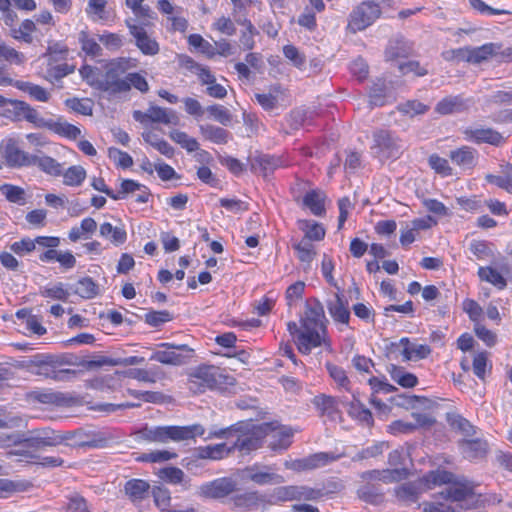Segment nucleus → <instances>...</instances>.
<instances>
[{"label": "nucleus", "mask_w": 512, "mask_h": 512, "mask_svg": "<svg viewBox=\"0 0 512 512\" xmlns=\"http://www.w3.org/2000/svg\"><path fill=\"white\" fill-rule=\"evenodd\" d=\"M186 69L198 76L203 85H210L216 81L215 76L211 73L208 67L202 66L190 57H186L183 61Z\"/></svg>", "instance_id": "c9c22d12"}, {"label": "nucleus", "mask_w": 512, "mask_h": 512, "mask_svg": "<svg viewBox=\"0 0 512 512\" xmlns=\"http://www.w3.org/2000/svg\"><path fill=\"white\" fill-rule=\"evenodd\" d=\"M97 223L91 218L87 217L81 221L80 226L72 227L69 231L68 238L72 242H77L80 239H88L96 231Z\"/></svg>", "instance_id": "473e14b6"}, {"label": "nucleus", "mask_w": 512, "mask_h": 512, "mask_svg": "<svg viewBox=\"0 0 512 512\" xmlns=\"http://www.w3.org/2000/svg\"><path fill=\"white\" fill-rule=\"evenodd\" d=\"M373 145L371 149L381 160L399 158L404 150L403 141L392 131L378 129L373 132Z\"/></svg>", "instance_id": "0eeeda50"}, {"label": "nucleus", "mask_w": 512, "mask_h": 512, "mask_svg": "<svg viewBox=\"0 0 512 512\" xmlns=\"http://www.w3.org/2000/svg\"><path fill=\"white\" fill-rule=\"evenodd\" d=\"M215 121L222 125H228L232 121V114L222 105L213 104L205 109Z\"/></svg>", "instance_id": "052dcab7"}, {"label": "nucleus", "mask_w": 512, "mask_h": 512, "mask_svg": "<svg viewBox=\"0 0 512 512\" xmlns=\"http://www.w3.org/2000/svg\"><path fill=\"white\" fill-rule=\"evenodd\" d=\"M431 353V348L426 344L411 342L409 346L402 349L401 355L405 361H417L427 358Z\"/></svg>", "instance_id": "37998d69"}, {"label": "nucleus", "mask_w": 512, "mask_h": 512, "mask_svg": "<svg viewBox=\"0 0 512 512\" xmlns=\"http://www.w3.org/2000/svg\"><path fill=\"white\" fill-rule=\"evenodd\" d=\"M3 61L10 64L22 65L26 61V57L23 53L7 45L0 39V62Z\"/></svg>", "instance_id": "49530a36"}, {"label": "nucleus", "mask_w": 512, "mask_h": 512, "mask_svg": "<svg viewBox=\"0 0 512 512\" xmlns=\"http://www.w3.org/2000/svg\"><path fill=\"white\" fill-rule=\"evenodd\" d=\"M147 117L153 123L176 125L179 121V118L173 111L159 106L149 107L147 109Z\"/></svg>", "instance_id": "72a5a7b5"}, {"label": "nucleus", "mask_w": 512, "mask_h": 512, "mask_svg": "<svg viewBox=\"0 0 512 512\" xmlns=\"http://www.w3.org/2000/svg\"><path fill=\"white\" fill-rule=\"evenodd\" d=\"M2 153L9 167L33 166L34 154H29L17 145L13 139H8L2 145Z\"/></svg>", "instance_id": "dca6fc26"}, {"label": "nucleus", "mask_w": 512, "mask_h": 512, "mask_svg": "<svg viewBox=\"0 0 512 512\" xmlns=\"http://www.w3.org/2000/svg\"><path fill=\"white\" fill-rule=\"evenodd\" d=\"M172 319L171 313L167 310L150 311L146 313L144 317L145 322L152 327H159Z\"/></svg>", "instance_id": "e2e57ef3"}, {"label": "nucleus", "mask_w": 512, "mask_h": 512, "mask_svg": "<svg viewBox=\"0 0 512 512\" xmlns=\"http://www.w3.org/2000/svg\"><path fill=\"white\" fill-rule=\"evenodd\" d=\"M329 376L334 380L339 387L349 390L350 380L348 379L345 370L331 362L325 364Z\"/></svg>", "instance_id": "4d7b16f0"}, {"label": "nucleus", "mask_w": 512, "mask_h": 512, "mask_svg": "<svg viewBox=\"0 0 512 512\" xmlns=\"http://www.w3.org/2000/svg\"><path fill=\"white\" fill-rule=\"evenodd\" d=\"M452 480V474L447 471H431L426 474L418 484L405 483L395 489L397 498L405 502H416L420 493L425 489H431L433 486L447 484Z\"/></svg>", "instance_id": "39448f33"}, {"label": "nucleus", "mask_w": 512, "mask_h": 512, "mask_svg": "<svg viewBox=\"0 0 512 512\" xmlns=\"http://www.w3.org/2000/svg\"><path fill=\"white\" fill-rule=\"evenodd\" d=\"M160 477L171 484H182L184 489L189 487L188 481H185L184 472L177 467H167L160 471Z\"/></svg>", "instance_id": "6e6d98bb"}, {"label": "nucleus", "mask_w": 512, "mask_h": 512, "mask_svg": "<svg viewBox=\"0 0 512 512\" xmlns=\"http://www.w3.org/2000/svg\"><path fill=\"white\" fill-rule=\"evenodd\" d=\"M324 199L322 192L312 190L304 196L303 203L314 215L321 216L325 213Z\"/></svg>", "instance_id": "ea45409f"}, {"label": "nucleus", "mask_w": 512, "mask_h": 512, "mask_svg": "<svg viewBox=\"0 0 512 512\" xmlns=\"http://www.w3.org/2000/svg\"><path fill=\"white\" fill-rule=\"evenodd\" d=\"M125 82L129 86V90L134 87L141 93H146L149 90V84L144 76L140 73H128L125 75Z\"/></svg>", "instance_id": "69168bd1"}, {"label": "nucleus", "mask_w": 512, "mask_h": 512, "mask_svg": "<svg viewBox=\"0 0 512 512\" xmlns=\"http://www.w3.org/2000/svg\"><path fill=\"white\" fill-rule=\"evenodd\" d=\"M169 137L189 153L198 150V141L195 138L190 137L186 132L172 130L169 132Z\"/></svg>", "instance_id": "09e8293b"}, {"label": "nucleus", "mask_w": 512, "mask_h": 512, "mask_svg": "<svg viewBox=\"0 0 512 512\" xmlns=\"http://www.w3.org/2000/svg\"><path fill=\"white\" fill-rule=\"evenodd\" d=\"M241 476L258 485L281 484L284 482L281 475L271 472V467L259 464L244 468L241 471Z\"/></svg>", "instance_id": "2eb2a0df"}, {"label": "nucleus", "mask_w": 512, "mask_h": 512, "mask_svg": "<svg viewBox=\"0 0 512 512\" xmlns=\"http://www.w3.org/2000/svg\"><path fill=\"white\" fill-rule=\"evenodd\" d=\"M82 50L90 56L97 57L101 55V46L92 38H89L87 33L82 31L79 36Z\"/></svg>", "instance_id": "0e129e2a"}, {"label": "nucleus", "mask_w": 512, "mask_h": 512, "mask_svg": "<svg viewBox=\"0 0 512 512\" xmlns=\"http://www.w3.org/2000/svg\"><path fill=\"white\" fill-rule=\"evenodd\" d=\"M31 372L35 375L44 376L58 381L63 380L64 376L67 374H75V372L70 369L55 370L49 361L39 364L37 368L32 369Z\"/></svg>", "instance_id": "c03bdc74"}, {"label": "nucleus", "mask_w": 512, "mask_h": 512, "mask_svg": "<svg viewBox=\"0 0 512 512\" xmlns=\"http://www.w3.org/2000/svg\"><path fill=\"white\" fill-rule=\"evenodd\" d=\"M477 156V151L469 146L452 150L449 154L451 161L463 169H472L476 164Z\"/></svg>", "instance_id": "bb28decb"}, {"label": "nucleus", "mask_w": 512, "mask_h": 512, "mask_svg": "<svg viewBox=\"0 0 512 512\" xmlns=\"http://www.w3.org/2000/svg\"><path fill=\"white\" fill-rule=\"evenodd\" d=\"M13 86L17 89L24 91L33 99L40 102H47L50 99V93L43 87L26 81H15Z\"/></svg>", "instance_id": "e433bc0d"}, {"label": "nucleus", "mask_w": 512, "mask_h": 512, "mask_svg": "<svg viewBox=\"0 0 512 512\" xmlns=\"http://www.w3.org/2000/svg\"><path fill=\"white\" fill-rule=\"evenodd\" d=\"M149 490V483L141 479H131L124 486L125 494L133 502L144 500L148 496Z\"/></svg>", "instance_id": "c756f323"}, {"label": "nucleus", "mask_w": 512, "mask_h": 512, "mask_svg": "<svg viewBox=\"0 0 512 512\" xmlns=\"http://www.w3.org/2000/svg\"><path fill=\"white\" fill-rule=\"evenodd\" d=\"M357 495L361 500L373 505H378L384 501V494L380 488L369 483L359 487Z\"/></svg>", "instance_id": "a19ab883"}, {"label": "nucleus", "mask_w": 512, "mask_h": 512, "mask_svg": "<svg viewBox=\"0 0 512 512\" xmlns=\"http://www.w3.org/2000/svg\"><path fill=\"white\" fill-rule=\"evenodd\" d=\"M39 128H47L60 136L72 140L77 139L81 135V130L77 126L70 124L62 119L55 121L45 120L42 118Z\"/></svg>", "instance_id": "5701e85b"}, {"label": "nucleus", "mask_w": 512, "mask_h": 512, "mask_svg": "<svg viewBox=\"0 0 512 512\" xmlns=\"http://www.w3.org/2000/svg\"><path fill=\"white\" fill-rule=\"evenodd\" d=\"M129 69V60L125 58L113 59L106 63L102 72L101 91L111 94L124 93L129 91V86L122 77Z\"/></svg>", "instance_id": "423d86ee"}, {"label": "nucleus", "mask_w": 512, "mask_h": 512, "mask_svg": "<svg viewBox=\"0 0 512 512\" xmlns=\"http://www.w3.org/2000/svg\"><path fill=\"white\" fill-rule=\"evenodd\" d=\"M4 116L13 121L26 120L39 128L42 117L37 110L28 103L21 100L11 99L4 109Z\"/></svg>", "instance_id": "f8f14e48"}, {"label": "nucleus", "mask_w": 512, "mask_h": 512, "mask_svg": "<svg viewBox=\"0 0 512 512\" xmlns=\"http://www.w3.org/2000/svg\"><path fill=\"white\" fill-rule=\"evenodd\" d=\"M297 251L298 258L301 262L310 264L315 257V250L313 244L307 239H302L299 243L293 245Z\"/></svg>", "instance_id": "13d9d810"}, {"label": "nucleus", "mask_w": 512, "mask_h": 512, "mask_svg": "<svg viewBox=\"0 0 512 512\" xmlns=\"http://www.w3.org/2000/svg\"><path fill=\"white\" fill-rule=\"evenodd\" d=\"M340 458L339 455H335L334 453H328V452H318L311 454L306 457V467H308V470L317 469L323 466L328 465L329 463H332Z\"/></svg>", "instance_id": "de8ad7c7"}, {"label": "nucleus", "mask_w": 512, "mask_h": 512, "mask_svg": "<svg viewBox=\"0 0 512 512\" xmlns=\"http://www.w3.org/2000/svg\"><path fill=\"white\" fill-rule=\"evenodd\" d=\"M237 483L229 477L217 478L199 487V495L204 498L220 499L236 490Z\"/></svg>", "instance_id": "ddd939ff"}, {"label": "nucleus", "mask_w": 512, "mask_h": 512, "mask_svg": "<svg viewBox=\"0 0 512 512\" xmlns=\"http://www.w3.org/2000/svg\"><path fill=\"white\" fill-rule=\"evenodd\" d=\"M126 25L129 28L131 35L136 39V45L145 55H156L159 52V45L156 40L148 36L143 27L131 23V20H126Z\"/></svg>", "instance_id": "f3484780"}, {"label": "nucleus", "mask_w": 512, "mask_h": 512, "mask_svg": "<svg viewBox=\"0 0 512 512\" xmlns=\"http://www.w3.org/2000/svg\"><path fill=\"white\" fill-rule=\"evenodd\" d=\"M63 174V183L67 186H80L86 178V171L80 165L69 167Z\"/></svg>", "instance_id": "8fccbe9b"}, {"label": "nucleus", "mask_w": 512, "mask_h": 512, "mask_svg": "<svg viewBox=\"0 0 512 512\" xmlns=\"http://www.w3.org/2000/svg\"><path fill=\"white\" fill-rule=\"evenodd\" d=\"M79 73L84 81L91 87L101 90L102 71L99 68L90 65H84L80 68Z\"/></svg>", "instance_id": "3c124183"}, {"label": "nucleus", "mask_w": 512, "mask_h": 512, "mask_svg": "<svg viewBox=\"0 0 512 512\" xmlns=\"http://www.w3.org/2000/svg\"><path fill=\"white\" fill-rule=\"evenodd\" d=\"M388 96V87L385 80L377 79L370 88L369 104L370 106H383Z\"/></svg>", "instance_id": "79ce46f5"}, {"label": "nucleus", "mask_w": 512, "mask_h": 512, "mask_svg": "<svg viewBox=\"0 0 512 512\" xmlns=\"http://www.w3.org/2000/svg\"><path fill=\"white\" fill-rule=\"evenodd\" d=\"M199 131L205 140L215 144H226L229 140V132L227 130L212 124L199 125Z\"/></svg>", "instance_id": "7c9ffc66"}, {"label": "nucleus", "mask_w": 512, "mask_h": 512, "mask_svg": "<svg viewBox=\"0 0 512 512\" xmlns=\"http://www.w3.org/2000/svg\"><path fill=\"white\" fill-rule=\"evenodd\" d=\"M439 499L444 500L447 506H453L458 512L468 508L474 501L473 488L468 485H452L443 488L439 493Z\"/></svg>", "instance_id": "9b49d317"}, {"label": "nucleus", "mask_w": 512, "mask_h": 512, "mask_svg": "<svg viewBox=\"0 0 512 512\" xmlns=\"http://www.w3.org/2000/svg\"><path fill=\"white\" fill-rule=\"evenodd\" d=\"M459 446L463 456L469 460L483 458L488 449L487 442L481 439H463Z\"/></svg>", "instance_id": "a878e982"}, {"label": "nucleus", "mask_w": 512, "mask_h": 512, "mask_svg": "<svg viewBox=\"0 0 512 512\" xmlns=\"http://www.w3.org/2000/svg\"><path fill=\"white\" fill-rule=\"evenodd\" d=\"M478 276L482 281L489 282L499 289L504 288L507 284L501 273L492 267H480Z\"/></svg>", "instance_id": "864d4df0"}, {"label": "nucleus", "mask_w": 512, "mask_h": 512, "mask_svg": "<svg viewBox=\"0 0 512 512\" xmlns=\"http://www.w3.org/2000/svg\"><path fill=\"white\" fill-rule=\"evenodd\" d=\"M381 15L380 6L373 1H364L349 14L347 30L357 33L371 26Z\"/></svg>", "instance_id": "6e6552de"}, {"label": "nucleus", "mask_w": 512, "mask_h": 512, "mask_svg": "<svg viewBox=\"0 0 512 512\" xmlns=\"http://www.w3.org/2000/svg\"><path fill=\"white\" fill-rule=\"evenodd\" d=\"M281 86H272L267 93H256L255 98L259 105L266 111H271L278 106V102L283 95Z\"/></svg>", "instance_id": "2f4dec72"}, {"label": "nucleus", "mask_w": 512, "mask_h": 512, "mask_svg": "<svg viewBox=\"0 0 512 512\" xmlns=\"http://www.w3.org/2000/svg\"><path fill=\"white\" fill-rule=\"evenodd\" d=\"M495 53V45L493 43L484 44L480 47H470V63H481L487 60Z\"/></svg>", "instance_id": "bf43d9fd"}, {"label": "nucleus", "mask_w": 512, "mask_h": 512, "mask_svg": "<svg viewBox=\"0 0 512 512\" xmlns=\"http://www.w3.org/2000/svg\"><path fill=\"white\" fill-rule=\"evenodd\" d=\"M462 106L463 102L459 96H448L437 103L435 110L442 115H447L460 111Z\"/></svg>", "instance_id": "603ef678"}, {"label": "nucleus", "mask_w": 512, "mask_h": 512, "mask_svg": "<svg viewBox=\"0 0 512 512\" xmlns=\"http://www.w3.org/2000/svg\"><path fill=\"white\" fill-rule=\"evenodd\" d=\"M314 405L322 412V414H332L336 410V399L327 395L316 396L313 400Z\"/></svg>", "instance_id": "774afa93"}, {"label": "nucleus", "mask_w": 512, "mask_h": 512, "mask_svg": "<svg viewBox=\"0 0 512 512\" xmlns=\"http://www.w3.org/2000/svg\"><path fill=\"white\" fill-rule=\"evenodd\" d=\"M446 420L452 429L462 433L465 437H471L475 434L474 426L460 414L447 413Z\"/></svg>", "instance_id": "4c0bfd02"}, {"label": "nucleus", "mask_w": 512, "mask_h": 512, "mask_svg": "<svg viewBox=\"0 0 512 512\" xmlns=\"http://www.w3.org/2000/svg\"><path fill=\"white\" fill-rule=\"evenodd\" d=\"M152 496L154 498L156 506L160 508L163 512H166L171 501L170 491L165 487L155 486L152 489Z\"/></svg>", "instance_id": "680f3d73"}, {"label": "nucleus", "mask_w": 512, "mask_h": 512, "mask_svg": "<svg viewBox=\"0 0 512 512\" xmlns=\"http://www.w3.org/2000/svg\"><path fill=\"white\" fill-rule=\"evenodd\" d=\"M235 378L223 369L213 365H202L193 370L189 377V389L202 393L205 389H225L235 384Z\"/></svg>", "instance_id": "7ed1b4c3"}, {"label": "nucleus", "mask_w": 512, "mask_h": 512, "mask_svg": "<svg viewBox=\"0 0 512 512\" xmlns=\"http://www.w3.org/2000/svg\"><path fill=\"white\" fill-rule=\"evenodd\" d=\"M326 306L330 316L335 322L348 325L350 310L347 300L342 295L335 293L333 298L327 300Z\"/></svg>", "instance_id": "6ab92c4d"}, {"label": "nucleus", "mask_w": 512, "mask_h": 512, "mask_svg": "<svg viewBox=\"0 0 512 512\" xmlns=\"http://www.w3.org/2000/svg\"><path fill=\"white\" fill-rule=\"evenodd\" d=\"M353 399L349 402H343L347 407L348 415L358 421L361 425L371 427L374 424V419L371 411L364 406L356 394H353Z\"/></svg>", "instance_id": "412c9836"}, {"label": "nucleus", "mask_w": 512, "mask_h": 512, "mask_svg": "<svg viewBox=\"0 0 512 512\" xmlns=\"http://www.w3.org/2000/svg\"><path fill=\"white\" fill-rule=\"evenodd\" d=\"M73 438L74 446L78 447H99L106 441L102 433L83 429L73 431Z\"/></svg>", "instance_id": "cd10ccee"}, {"label": "nucleus", "mask_w": 512, "mask_h": 512, "mask_svg": "<svg viewBox=\"0 0 512 512\" xmlns=\"http://www.w3.org/2000/svg\"><path fill=\"white\" fill-rule=\"evenodd\" d=\"M241 426L233 425L231 427L211 431L206 439L212 438H229L235 434L236 439L232 444L233 453L237 450L241 455H247L250 452L257 450L262 446V440L264 437L280 435L278 442L271 441L269 446L272 449H286L290 445L289 438L292 433L286 428H280L278 430L272 427V424L263 423L261 425H253L252 429L247 431H241Z\"/></svg>", "instance_id": "f257e3e1"}, {"label": "nucleus", "mask_w": 512, "mask_h": 512, "mask_svg": "<svg viewBox=\"0 0 512 512\" xmlns=\"http://www.w3.org/2000/svg\"><path fill=\"white\" fill-rule=\"evenodd\" d=\"M408 476L407 468H394L384 470H370L360 474L364 481L383 480L384 482L400 481Z\"/></svg>", "instance_id": "4be33fe9"}, {"label": "nucleus", "mask_w": 512, "mask_h": 512, "mask_svg": "<svg viewBox=\"0 0 512 512\" xmlns=\"http://www.w3.org/2000/svg\"><path fill=\"white\" fill-rule=\"evenodd\" d=\"M326 493L322 489H316L305 485L280 486L274 489L273 495L279 502L287 501H315Z\"/></svg>", "instance_id": "9d476101"}, {"label": "nucleus", "mask_w": 512, "mask_h": 512, "mask_svg": "<svg viewBox=\"0 0 512 512\" xmlns=\"http://www.w3.org/2000/svg\"><path fill=\"white\" fill-rule=\"evenodd\" d=\"M464 135L468 140L478 144L487 143L493 146H500L504 142V137L492 128H467Z\"/></svg>", "instance_id": "aec40b11"}, {"label": "nucleus", "mask_w": 512, "mask_h": 512, "mask_svg": "<svg viewBox=\"0 0 512 512\" xmlns=\"http://www.w3.org/2000/svg\"><path fill=\"white\" fill-rule=\"evenodd\" d=\"M30 399L43 404L56 406H68L71 403V397L61 392L33 391L29 395Z\"/></svg>", "instance_id": "c85d7f7f"}, {"label": "nucleus", "mask_w": 512, "mask_h": 512, "mask_svg": "<svg viewBox=\"0 0 512 512\" xmlns=\"http://www.w3.org/2000/svg\"><path fill=\"white\" fill-rule=\"evenodd\" d=\"M99 233L116 246L123 244L127 239V233L122 227H114L109 222L100 225Z\"/></svg>", "instance_id": "58836bf2"}, {"label": "nucleus", "mask_w": 512, "mask_h": 512, "mask_svg": "<svg viewBox=\"0 0 512 512\" xmlns=\"http://www.w3.org/2000/svg\"><path fill=\"white\" fill-rule=\"evenodd\" d=\"M325 320L324 307L321 302L316 301L315 305L308 308L301 319L300 331L314 332L326 336Z\"/></svg>", "instance_id": "4468645a"}, {"label": "nucleus", "mask_w": 512, "mask_h": 512, "mask_svg": "<svg viewBox=\"0 0 512 512\" xmlns=\"http://www.w3.org/2000/svg\"><path fill=\"white\" fill-rule=\"evenodd\" d=\"M159 347L164 350L154 351L150 360L166 365L180 366L187 363L193 349L186 344L175 345L172 343H161Z\"/></svg>", "instance_id": "1a4fd4ad"}, {"label": "nucleus", "mask_w": 512, "mask_h": 512, "mask_svg": "<svg viewBox=\"0 0 512 512\" xmlns=\"http://www.w3.org/2000/svg\"><path fill=\"white\" fill-rule=\"evenodd\" d=\"M61 439L56 437V431L50 427L37 428L25 434L14 433L6 436V441L14 445H22L29 448L32 453L42 450L45 447L59 445Z\"/></svg>", "instance_id": "20e7f679"}, {"label": "nucleus", "mask_w": 512, "mask_h": 512, "mask_svg": "<svg viewBox=\"0 0 512 512\" xmlns=\"http://www.w3.org/2000/svg\"><path fill=\"white\" fill-rule=\"evenodd\" d=\"M98 292L99 287L91 277H83L74 288V293L83 299H92L98 295Z\"/></svg>", "instance_id": "a18cd8bd"}, {"label": "nucleus", "mask_w": 512, "mask_h": 512, "mask_svg": "<svg viewBox=\"0 0 512 512\" xmlns=\"http://www.w3.org/2000/svg\"><path fill=\"white\" fill-rule=\"evenodd\" d=\"M36 26L32 20L26 19L22 22L18 30L13 31V37L17 40H22L25 43H31L33 38L31 33L35 30Z\"/></svg>", "instance_id": "338daca9"}, {"label": "nucleus", "mask_w": 512, "mask_h": 512, "mask_svg": "<svg viewBox=\"0 0 512 512\" xmlns=\"http://www.w3.org/2000/svg\"><path fill=\"white\" fill-rule=\"evenodd\" d=\"M262 496L259 495L257 491L245 492L243 494H238L234 496L233 501L234 504L243 509H250L252 507L258 506V504L262 501Z\"/></svg>", "instance_id": "5fc2aeb1"}, {"label": "nucleus", "mask_w": 512, "mask_h": 512, "mask_svg": "<svg viewBox=\"0 0 512 512\" xmlns=\"http://www.w3.org/2000/svg\"><path fill=\"white\" fill-rule=\"evenodd\" d=\"M141 439L148 442L167 443L169 441L180 442L192 440L197 436H203L205 429L201 424L187 426H144L138 432Z\"/></svg>", "instance_id": "f03ea898"}, {"label": "nucleus", "mask_w": 512, "mask_h": 512, "mask_svg": "<svg viewBox=\"0 0 512 512\" xmlns=\"http://www.w3.org/2000/svg\"><path fill=\"white\" fill-rule=\"evenodd\" d=\"M295 343L298 350L302 354H309L313 348L319 347L322 344L330 346L325 338V335L314 332L299 331V335L295 338Z\"/></svg>", "instance_id": "b1692460"}, {"label": "nucleus", "mask_w": 512, "mask_h": 512, "mask_svg": "<svg viewBox=\"0 0 512 512\" xmlns=\"http://www.w3.org/2000/svg\"><path fill=\"white\" fill-rule=\"evenodd\" d=\"M33 166H37L41 171L52 176L62 174V165L50 156L41 153L34 154Z\"/></svg>", "instance_id": "f704fd0d"}, {"label": "nucleus", "mask_w": 512, "mask_h": 512, "mask_svg": "<svg viewBox=\"0 0 512 512\" xmlns=\"http://www.w3.org/2000/svg\"><path fill=\"white\" fill-rule=\"evenodd\" d=\"M116 375L138 380L145 383H156L166 378V374L160 366H152L149 369L133 368L123 372H117Z\"/></svg>", "instance_id": "a211bd4d"}, {"label": "nucleus", "mask_w": 512, "mask_h": 512, "mask_svg": "<svg viewBox=\"0 0 512 512\" xmlns=\"http://www.w3.org/2000/svg\"><path fill=\"white\" fill-rule=\"evenodd\" d=\"M412 52L411 44L402 36H396L389 40L385 49L387 61H393L400 57H408Z\"/></svg>", "instance_id": "393cba45"}]
</instances>
